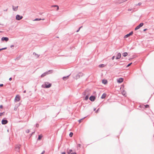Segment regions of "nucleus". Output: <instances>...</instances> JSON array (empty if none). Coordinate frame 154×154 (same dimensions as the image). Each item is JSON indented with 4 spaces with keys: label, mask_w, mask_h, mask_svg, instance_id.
Wrapping results in <instances>:
<instances>
[{
    "label": "nucleus",
    "mask_w": 154,
    "mask_h": 154,
    "mask_svg": "<svg viewBox=\"0 0 154 154\" xmlns=\"http://www.w3.org/2000/svg\"><path fill=\"white\" fill-rule=\"evenodd\" d=\"M18 6L14 7V6H13V9L14 11H17L18 9Z\"/></svg>",
    "instance_id": "ddd939ff"
},
{
    "label": "nucleus",
    "mask_w": 154,
    "mask_h": 154,
    "mask_svg": "<svg viewBox=\"0 0 154 154\" xmlns=\"http://www.w3.org/2000/svg\"><path fill=\"white\" fill-rule=\"evenodd\" d=\"M144 106L146 108H148L149 107V106L148 105H145Z\"/></svg>",
    "instance_id": "393cba45"
},
{
    "label": "nucleus",
    "mask_w": 154,
    "mask_h": 154,
    "mask_svg": "<svg viewBox=\"0 0 154 154\" xmlns=\"http://www.w3.org/2000/svg\"><path fill=\"white\" fill-rule=\"evenodd\" d=\"M78 146L79 147H80L81 146V145L80 144H79Z\"/></svg>",
    "instance_id": "c9c22d12"
},
{
    "label": "nucleus",
    "mask_w": 154,
    "mask_h": 154,
    "mask_svg": "<svg viewBox=\"0 0 154 154\" xmlns=\"http://www.w3.org/2000/svg\"><path fill=\"white\" fill-rule=\"evenodd\" d=\"M106 96V94L105 93H104L102 95L101 97V98L102 99H104L105 98Z\"/></svg>",
    "instance_id": "f8f14e48"
},
{
    "label": "nucleus",
    "mask_w": 154,
    "mask_h": 154,
    "mask_svg": "<svg viewBox=\"0 0 154 154\" xmlns=\"http://www.w3.org/2000/svg\"><path fill=\"white\" fill-rule=\"evenodd\" d=\"M122 94L124 96H126V92L124 90H123L122 91Z\"/></svg>",
    "instance_id": "dca6fc26"
},
{
    "label": "nucleus",
    "mask_w": 154,
    "mask_h": 154,
    "mask_svg": "<svg viewBox=\"0 0 154 154\" xmlns=\"http://www.w3.org/2000/svg\"><path fill=\"white\" fill-rule=\"evenodd\" d=\"M3 86V84H0V87H2Z\"/></svg>",
    "instance_id": "2f4dec72"
},
{
    "label": "nucleus",
    "mask_w": 154,
    "mask_h": 154,
    "mask_svg": "<svg viewBox=\"0 0 154 154\" xmlns=\"http://www.w3.org/2000/svg\"><path fill=\"white\" fill-rule=\"evenodd\" d=\"M69 75L67 76L66 77H64L63 78V79L64 80H66V79H68L69 78Z\"/></svg>",
    "instance_id": "2eb2a0df"
},
{
    "label": "nucleus",
    "mask_w": 154,
    "mask_h": 154,
    "mask_svg": "<svg viewBox=\"0 0 154 154\" xmlns=\"http://www.w3.org/2000/svg\"><path fill=\"white\" fill-rule=\"evenodd\" d=\"M3 108V106L2 105L0 106V108L2 109Z\"/></svg>",
    "instance_id": "473e14b6"
},
{
    "label": "nucleus",
    "mask_w": 154,
    "mask_h": 154,
    "mask_svg": "<svg viewBox=\"0 0 154 154\" xmlns=\"http://www.w3.org/2000/svg\"><path fill=\"white\" fill-rule=\"evenodd\" d=\"M45 20L44 19H42V20ZM42 20V19L41 18H40V19L36 18L34 20V21H37V20Z\"/></svg>",
    "instance_id": "aec40b11"
},
{
    "label": "nucleus",
    "mask_w": 154,
    "mask_h": 154,
    "mask_svg": "<svg viewBox=\"0 0 154 154\" xmlns=\"http://www.w3.org/2000/svg\"><path fill=\"white\" fill-rule=\"evenodd\" d=\"M11 80H12V78H9V80L10 81H11Z\"/></svg>",
    "instance_id": "4c0bfd02"
},
{
    "label": "nucleus",
    "mask_w": 154,
    "mask_h": 154,
    "mask_svg": "<svg viewBox=\"0 0 154 154\" xmlns=\"http://www.w3.org/2000/svg\"><path fill=\"white\" fill-rule=\"evenodd\" d=\"M95 97L94 96H91L90 97L89 99L92 101H94L95 99Z\"/></svg>",
    "instance_id": "6e6552de"
},
{
    "label": "nucleus",
    "mask_w": 154,
    "mask_h": 154,
    "mask_svg": "<svg viewBox=\"0 0 154 154\" xmlns=\"http://www.w3.org/2000/svg\"><path fill=\"white\" fill-rule=\"evenodd\" d=\"M98 109L97 111L96 112H98Z\"/></svg>",
    "instance_id": "a18cd8bd"
},
{
    "label": "nucleus",
    "mask_w": 154,
    "mask_h": 154,
    "mask_svg": "<svg viewBox=\"0 0 154 154\" xmlns=\"http://www.w3.org/2000/svg\"><path fill=\"white\" fill-rule=\"evenodd\" d=\"M20 147V146H18L17 148H18V149H19Z\"/></svg>",
    "instance_id": "37998d69"
},
{
    "label": "nucleus",
    "mask_w": 154,
    "mask_h": 154,
    "mask_svg": "<svg viewBox=\"0 0 154 154\" xmlns=\"http://www.w3.org/2000/svg\"><path fill=\"white\" fill-rule=\"evenodd\" d=\"M82 27V26H81L80 27L79 29L78 30H77L76 31L77 32H78L79 31L80 29Z\"/></svg>",
    "instance_id": "cd10ccee"
},
{
    "label": "nucleus",
    "mask_w": 154,
    "mask_h": 154,
    "mask_svg": "<svg viewBox=\"0 0 154 154\" xmlns=\"http://www.w3.org/2000/svg\"><path fill=\"white\" fill-rule=\"evenodd\" d=\"M121 57V54L120 53H119L117 54L116 59H119Z\"/></svg>",
    "instance_id": "9b49d317"
},
{
    "label": "nucleus",
    "mask_w": 154,
    "mask_h": 154,
    "mask_svg": "<svg viewBox=\"0 0 154 154\" xmlns=\"http://www.w3.org/2000/svg\"><path fill=\"white\" fill-rule=\"evenodd\" d=\"M141 5V2L139 3L137 5H136V6H140Z\"/></svg>",
    "instance_id": "a878e982"
},
{
    "label": "nucleus",
    "mask_w": 154,
    "mask_h": 154,
    "mask_svg": "<svg viewBox=\"0 0 154 154\" xmlns=\"http://www.w3.org/2000/svg\"><path fill=\"white\" fill-rule=\"evenodd\" d=\"M72 149H70L68 150L67 152V153L68 154H71V153H72Z\"/></svg>",
    "instance_id": "f3484780"
},
{
    "label": "nucleus",
    "mask_w": 154,
    "mask_h": 154,
    "mask_svg": "<svg viewBox=\"0 0 154 154\" xmlns=\"http://www.w3.org/2000/svg\"><path fill=\"white\" fill-rule=\"evenodd\" d=\"M132 64V63H129V64H128L127 66V67H128L129 66H130Z\"/></svg>",
    "instance_id": "bb28decb"
},
{
    "label": "nucleus",
    "mask_w": 154,
    "mask_h": 154,
    "mask_svg": "<svg viewBox=\"0 0 154 154\" xmlns=\"http://www.w3.org/2000/svg\"><path fill=\"white\" fill-rule=\"evenodd\" d=\"M45 152V151H43L41 154H44Z\"/></svg>",
    "instance_id": "72a5a7b5"
},
{
    "label": "nucleus",
    "mask_w": 154,
    "mask_h": 154,
    "mask_svg": "<svg viewBox=\"0 0 154 154\" xmlns=\"http://www.w3.org/2000/svg\"><path fill=\"white\" fill-rule=\"evenodd\" d=\"M73 135V133L72 132H70L69 134V136L70 137H72Z\"/></svg>",
    "instance_id": "4be33fe9"
},
{
    "label": "nucleus",
    "mask_w": 154,
    "mask_h": 154,
    "mask_svg": "<svg viewBox=\"0 0 154 154\" xmlns=\"http://www.w3.org/2000/svg\"><path fill=\"white\" fill-rule=\"evenodd\" d=\"M133 33V32H130L128 34L125 35L124 36V38H127L129 37L130 35H132Z\"/></svg>",
    "instance_id": "423d86ee"
},
{
    "label": "nucleus",
    "mask_w": 154,
    "mask_h": 154,
    "mask_svg": "<svg viewBox=\"0 0 154 154\" xmlns=\"http://www.w3.org/2000/svg\"><path fill=\"white\" fill-rule=\"evenodd\" d=\"M71 154H76V153H71Z\"/></svg>",
    "instance_id": "c03bdc74"
},
{
    "label": "nucleus",
    "mask_w": 154,
    "mask_h": 154,
    "mask_svg": "<svg viewBox=\"0 0 154 154\" xmlns=\"http://www.w3.org/2000/svg\"><path fill=\"white\" fill-rule=\"evenodd\" d=\"M50 72L51 73L52 71L51 70H49L48 72H46L42 74L41 76V78L45 76L46 75H47L50 74Z\"/></svg>",
    "instance_id": "f03ea898"
},
{
    "label": "nucleus",
    "mask_w": 154,
    "mask_h": 154,
    "mask_svg": "<svg viewBox=\"0 0 154 154\" xmlns=\"http://www.w3.org/2000/svg\"><path fill=\"white\" fill-rule=\"evenodd\" d=\"M128 54L127 52H125L123 54L124 57H126L128 55Z\"/></svg>",
    "instance_id": "a211bd4d"
},
{
    "label": "nucleus",
    "mask_w": 154,
    "mask_h": 154,
    "mask_svg": "<svg viewBox=\"0 0 154 154\" xmlns=\"http://www.w3.org/2000/svg\"><path fill=\"white\" fill-rule=\"evenodd\" d=\"M4 113H5L4 112L0 113V116L4 115Z\"/></svg>",
    "instance_id": "b1692460"
},
{
    "label": "nucleus",
    "mask_w": 154,
    "mask_h": 154,
    "mask_svg": "<svg viewBox=\"0 0 154 154\" xmlns=\"http://www.w3.org/2000/svg\"><path fill=\"white\" fill-rule=\"evenodd\" d=\"M128 11H131L132 10V9H128Z\"/></svg>",
    "instance_id": "58836bf2"
},
{
    "label": "nucleus",
    "mask_w": 154,
    "mask_h": 154,
    "mask_svg": "<svg viewBox=\"0 0 154 154\" xmlns=\"http://www.w3.org/2000/svg\"><path fill=\"white\" fill-rule=\"evenodd\" d=\"M8 122V121L5 120H2V123L3 125L6 124Z\"/></svg>",
    "instance_id": "9d476101"
},
{
    "label": "nucleus",
    "mask_w": 154,
    "mask_h": 154,
    "mask_svg": "<svg viewBox=\"0 0 154 154\" xmlns=\"http://www.w3.org/2000/svg\"><path fill=\"white\" fill-rule=\"evenodd\" d=\"M6 48H2V49H0V51H1V50H3L5 49Z\"/></svg>",
    "instance_id": "c85d7f7f"
},
{
    "label": "nucleus",
    "mask_w": 154,
    "mask_h": 154,
    "mask_svg": "<svg viewBox=\"0 0 154 154\" xmlns=\"http://www.w3.org/2000/svg\"><path fill=\"white\" fill-rule=\"evenodd\" d=\"M62 154H66L65 152H63L62 153Z\"/></svg>",
    "instance_id": "e433bc0d"
},
{
    "label": "nucleus",
    "mask_w": 154,
    "mask_h": 154,
    "mask_svg": "<svg viewBox=\"0 0 154 154\" xmlns=\"http://www.w3.org/2000/svg\"><path fill=\"white\" fill-rule=\"evenodd\" d=\"M88 99V95H87L85 98L84 100H87Z\"/></svg>",
    "instance_id": "412c9836"
},
{
    "label": "nucleus",
    "mask_w": 154,
    "mask_h": 154,
    "mask_svg": "<svg viewBox=\"0 0 154 154\" xmlns=\"http://www.w3.org/2000/svg\"><path fill=\"white\" fill-rule=\"evenodd\" d=\"M22 16H20L19 15H17L16 16V19L17 20H20L23 18Z\"/></svg>",
    "instance_id": "39448f33"
},
{
    "label": "nucleus",
    "mask_w": 154,
    "mask_h": 154,
    "mask_svg": "<svg viewBox=\"0 0 154 154\" xmlns=\"http://www.w3.org/2000/svg\"><path fill=\"white\" fill-rule=\"evenodd\" d=\"M42 135L41 134L40 135H39L38 136V140H41V139H42Z\"/></svg>",
    "instance_id": "6ab92c4d"
},
{
    "label": "nucleus",
    "mask_w": 154,
    "mask_h": 154,
    "mask_svg": "<svg viewBox=\"0 0 154 154\" xmlns=\"http://www.w3.org/2000/svg\"><path fill=\"white\" fill-rule=\"evenodd\" d=\"M56 7H57V10L58 11L59 9V7L57 5V6H56Z\"/></svg>",
    "instance_id": "7c9ffc66"
},
{
    "label": "nucleus",
    "mask_w": 154,
    "mask_h": 154,
    "mask_svg": "<svg viewBox=\"0 0 154 154\" xmlns=\"http://www.w3.org/2000/svg\"><path fill=\"white\" fill-rule=\"evenodd\" d=\"M83 119H81L79 120V123H80V122H82V120Z\"/></svg>",
    "instance_id": "c756f323"
},
{
    "label": "nucleus",
    "mask_w": 154,
    "mask_h": 154,
    "mask_svg": "<svg viewBox=\"0 0 154 154\" xmlns=\"http://www.w3.org/2000/svg\"><path fill=\"white\" fill-rule=\"evenodd\" d=\"M26 132H27V133H29V130H27L26 131Z\"/></svg>",
    "instance_id": "ea45409f"
},
{
    "label": "nucleus",
    "mask_w": 154,
    "mask_h": 154,
    "mask_svg": "<svg viewBox=\"0 0 154 154\" xmlns=\"http://www.w3.org/2000/svg\"><path fill=\"white\" fill-rule=\"evenodd\" d=\"M104 65L103 64H101L99 66V67H104Z\"/></svg>",
    "instance_id": "5701e85b"
},
{
    "label": "nucleus",
    "mask_w": 154,
    "mask_h": 154,
    "mask_svg": "<svg viewBox=\"0 0 154 154\" xmlns=\"http://www.w3.org/2000/svg\"><path fill=\"white\" fill-rule=\"evenodd\" d=\"M114 58H115V56H113V57H112V60H114Z\"/></svg>",
    "instance_id": "f704fd0d"
},
{
    "label": "nucleus",
    "mask_w": 154,
    "mask_h": 154,
    "mask_svg": "<svg viewBox=\"0 0 154 154\" xmlns=\"http://www.w3.org/2000/svg\"><path fill=\"white\" fill-rule=\"evenodd\" d=\"M143 25V23H141L139 25L137 26L135 29V30H136L139 29L140 27L142 26Z\"/></svg>",
    "instance_id": "7ed1b4c3"
},
{
    "label": "nucleus",
    "mask_w": 154,
    "mask_h": 154,
    "mask_svg": "<svg viewBox=\"0 0 154 154\" xmlns=\"http://www.w3.org/2000/svg\"><path fill=\"white\" fill-rule=\"evenodd\" d=\"M117 81L118 83H121L123 81V79L122 78H120L117 79Z\"/></svg>",
    "instance_id": "0eeeda50"
},
{
    "label": "nucleus",
    "mask_w": 154,
    "mask_h": 154,
    "mask_svg": "<svg viewBox=\"0 0 154 154\" xmlns=\"http://www.w3.org/2000/svg\"><path fill=\"white\" fill-rule=\"evenodd\" d=\"M8 38L7 37H3L2 38V41H5L6 42L8 41Z\"/></svg>",
    "instance_id": "1a4fd4ad"
},
{
    "label": "nucleus",
    "mask_w": 154,
    "mask_h": 154,
    "mask_svg": "<svg viewBox=\"0 0 154 154\" xmlns=\"http://www.w3.org/2000/svg\"><path fill=\"white\" fill-rule=\"evenodd\" d=\"M146 29H145L143 30V31H145L146 30Z\"/></svg>",
    "instance_id": "79ce46f5"
},
{
    "label": "nucleus",
    "mask_w": 154,
    "mask_h": 154,
    "mask_svg": "<svg viewBox=\"0 0 154 154\" xmlns=\"http://www.w3.org/2000/svg\"><path fill=\"white\" fill-rule=\"evenodd\" d=\"M107 81L106 80H102V83L104 84H106L107 83Z\"/></svg>",
    "instance_id": "4468645a"
},
{
    "label": "nucleus",
    "mask_w": 154,
    "mask_h": 154,
    "mask_svg": "<svg viewBox=\"0 0 154 154\" xmlns=\"http://www.w3.org/2000/svg\"><path fill=\"white\" fill-rule=\"evenodd\" d=\"M25 92H26V91H24V93H25Z\"/></svg>",
    "instance_id": "49530a36"
},
{
    "label": "nucleus",
    "mask_w": 154,
    "mask_h": 154,
    "mask_svg": "<svg viewBox=\"0 0 154 154\" xmlns=\"http://www.w3.org/2000/svg\"><path fill=\"white\" fill-rule=\"evenodd\" d=\"M20 100V97L18 95H17L15 98V100L16 101H19Z\"/></svg>",
    "instance_id": "20e7f679"
},
{
    "label": "nucleus",
    "mask_w": 154,
    "mask_h": 154,
    "mask_svg": "<svg viewBox=\"0 0 154 154\" xmlns=\"http://www.w3.org/2000/svg\"><path fill=\"white\" fill-rule=\"evenodd\" d=\"M56 6H57V5H54L53 6V7H56Z\"/></svg>",
    "instance_id": "a19ab883"
},
{
    "label": "nucleus",
    "mask_w": 154,
    "mask_h": 154,
    "mask_svg": "<svg viewBox=\"0 0 154 154\" xmlns=\"http://www.w3.org/2000/svg\"><path fill=\"white\" fill-rule=\"evenodd\" d=\"M51 86V84L48 82H45L42 85L43 88H48Z\"/></svg>",
    "instance_id": "f257e3e1"
}]
</instances>
